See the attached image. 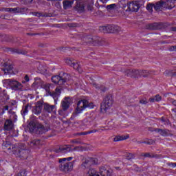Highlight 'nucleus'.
I'll return each mask as SVG.
<instances>
[{"label":"nucleus","instance_id":"f257e3e1","mask_svg":"<svg viewBox=\"0 0 176 176\" xmlns=\"http://www.w3.org/2000/svg\"><path fill=\"white\" fill-rule=\"evenodd\" d=\"M86 108H90V109H93L94 108V104L93 102L89 103V101L86 100H79L77 103V108L76 109V112L73 113L72 119L74 118H76L78 113H82V111L86 109Z\"/></svg>","mask_w":176,"mask_h":176},{"label":"nucleus","instance_id":"f03ea898","mask_svg":"<svg viewBox=\"0 0 176 176\" xmlns=\"http://www.w3.org/2000/svg\"><path fill=\"white\" fill-rule=\"evenodd\" d=\"M71 160H72V157L59 159V168L60 171H63L64 173H69V171H72L74 164Z\"/></svg>","mask_w":176,"mask_h":176},{"label":"nucleus","instance_id":"7ed1b4c3","mask_svg":"<svg viewBox=\"0 0 176 176\" xmlns=\"http://www.w3.org/2000/svg\"><path fill=\"white\" fill-rule=\"evenodd\" d=\"M99 30L101 32L104 34H115L116 32H120L122 28L116 25H108L107 26H100Z\"/></svg>","mask_w":176,"mask_h":176},{"label":"nucleus","instance_id":"20e7f679","mask_svg":"<svg viewBox=\"0 0 176 176\" xmlns=\"http://www.w3.org/2000/svg\"><path fill=\"white\" fill-rule=\"evenodd\" d=\"M71 76L67 73H64L63 76H54L52 78V81L55 85H64L67 80H69Z\"/></svg>","mask_w":176,"mask_h":176},{"label":"nucleus","instance_id":"39448f33","mask_svg":"<svg viewBox=\"0 0 176 176\" xmlns=\"http://www.w3.org/2000/svg\"><path fill=\"white\" fill-rule=\"evenodd\" d=\"M83 42L85 43H91V45H104V39L100 37H93L91 36H85L82 38Z\"/></svg>","mask_w":176,"mask_h":176},{"label":"nucleus","instance_id":"423d86ee","mask_svg":"<svg viewBox=\"0 0 176 176\" xmlns=\"http://www.w3.org/2000/svg\"><path fill=\"white\" fill-rule=\"evenodd\" d=\"M112 104H113L112 96L111 95L106 96L103 100V102H102L100 105L102 112H107V110L109 109L111 107H112Z\"/></svg>","mask_w":176,"mask_h":176},{"label":"nucleus","instance_id":"0eeeda50","mask_svg":"<svg viewBox=\"0 0 176 176\" xmlns=\"http://www.w3.org/2000/svg\"><path fill=\"white\" fill-rule=\"evenodd\" d=\"M126 12H132L136 13L140 10V8H141V3L138 1H131L126 3Z\"/></svg>","mask_w":176,"mask_h":176},{"label":"nucleus","instance_id":"6e6552de","mask_svg":"<svg viewBox=\"0 0 176 176\" xmlns=\"http://www.w3.org/2000/svg\"><path fill=\"white\" fill-rule=\"evenodd\" d=\"M16 156V157H21V159H27L28 156V151L25 150V146H23V148L21 147H16L14 154Z\"/></svg>","mask_w":176,"mask_h":176},{"label":"nucleus","instance_id":"1a4fd4ad","mask_svg":"<svg viewBox=\"0 0 176 176\" xmlns=\"http://www.w3.org/2000/svg\"><path fill=\"white\" fill-rule=\"evenodd\" d=\"M7 83L12 89V90L14 91H21L23 90V84L16 80H7Z\"/></svg>","mask_w":176,"mask_h":176},{"label":"nucleus","instance_id":"9d476101","mask_svg":"<svg viewBox=\"0 0 176 176\" xmlns=\"http://www.w3.org/2000/svg\"><path fill=\"white\" fill-rule=\"evenodd\" d=\"M80 149V147L79 146H76L72 149L71 148V146H60L58 149H55L56 153H67V152H72V151H79Z\"/></svg>","mask_w":176,"mask_h":176},{"label":"nucleus","instance_id":"9b49d317","mask_svg":"<svg viewBox=\"0 0 176 176\" xmlns=\"http://www.w3.org/2000/svg\"><path fill=\"white\" fill-rule=\"evenodd\" d=\"M98 163V160H97V158H87L82 162L81 168H82V170H86V168H89L91 166L97 164Z\"/></svg>","mask_w":176,"mask_h":176},{"label":"nucleus","instance_id":"f8f14e48","mask_svg":"<svg viewBox=\"0 0 176 176\" xmlns=\"http://www.w3.org/2000/svg\"><path fill=\"white\" fill-rule=\"evenodd\" d=\"M50 87V84H47L45 86V89L46 91L48 92V94L51 96V97H53L54 101H56V100L58 98V96H60V94H61V89L56 88L55 89V91L51 92Z\"/></svg>","mask_w":176,"mask_h":176},{"label":"nucleus","instance_id":"ddd939ff","mask_svg":"<svg viewBox=\"0 0 176 176\" xmlns=\"http://www.w3.org/2000/svg\"><path fill=\"white\" fill-rule=\"evenodd\" d=\"M3 149L8 153H13L16 150V146L13 144H11L10 142H4L2 144Z\"/></svg>","mask_w":176,"mask_h":176},{"label":"nucleus","instance_id":"4468645a","mask_svg":"<svg viewBox=\"0 0 176 176\" xmlns=\"http://www.w3.org/2000/svg\"><path fill=\"white\" fill-rule=\"evenodd\" d=\"M43 108V103L42 102H38L34 107H33L32 112L34 115H41L42 113V109Z\"/></svg>","mask_w":176,"mask_h":176},{"label":"nucleus","instance_id":"2eb2a0df","mask_svg":"<svg viewBox=\"0 0 176 176\" xmlns=\"http://www.w3.org/2000/svg\"><path fill=\"white\" fill-rule=\"evenodd\" d=\"M126 76H131V78H140V74H142L140 70L138 69H129L126 72Z\"/></svg>","mask_w":176,"mask_h":176},{"label":"nucleus","instance_id":"dca6fc26","mask_svg":"<svg viewBox=\"0 0 176 176\" xmlns=\"http://www.w3.org/2000/svg\"><path fill=\"white\" fill-rule=\"evenodd\" d=\"M154 9L156 12H162L164 9H167L166 4L163 0L156 2L154 3Z\"/></svg>","mask_w":176,"mask_h":176},{"label":"nucleus","instance_id":"f3484780","mask_svg":"<svg viewBox=\"0 0 176 176\" xmlns=\"http://www.w3.org/2000/svg\"><path fill=\"white\" fill-rule=\"evenodd\" d=\"M100 174L102 176H112V170L108 166H102L100 168Z\"/></svg>","mask_w":176,"mask_h":176},{"label":"nucleus","instance_id":"a211bd4d","mask_svg":"<svg viewBox=\"0 0 176 176\" xmlns=\"http://www.w3.org/2000/svg\"><path fill=\"white\" fill-rule=\"evenodd\" d=\"M154 131L155 133H158V134L161 135L162 137H168L170 135V130L167 129H154Z\"/></svg>","mask_w":176,"mask_h":176},{"label":"nucleus","instance_id":"6ab92c4d","mask_svg":"<svg viewBox=\"0 0 176 176\" xmlns=\"http://www.w3.org/2000/svg\"><path fill=\"white\" fill-rule=\"evenodd\" d=\"M38 124H39V123H37L36 122L32 120L30 122L28 127L29 129V131L30 133H36V130L38 129Z\"/></svg>","mask_w":176,"mask_h":176},{"label":"nucleus","instance_id":"aec40b11","mask_svg":"<svg viewBox=\"0 0 176 176\" xmlns=\"http://www.w3.org/2000/svg\"><path fill=\"white\" fill-rule=\"evenodd\" d=\"M13 129H14V124H13V121L6 120L4 123V130L6 131H10V130H13Z\"/></svg>","mask_w":176,"mask_h":176},{"label":"nucleus","instance_id":"412c9836","mask_svg":"<svg viewBox=\"0 0 176 176\" xmlns=\"http://www.w3.org/2000/svg\"><path fill=\"white\" fill-rule=\"evenodd\" d=\"M47 131H49V128L43 126L41 124H38L36 134H45Z\"/></svg>","mask_w":176,"mask_h":176},{"label":"nucleus","instance_id":"4be33fe9","mask_svg":"<svg viewBox=\"0 0 176 176\" xmlns=\"http://www.w3.org/2000/svg\"><path fill=\"white\" fill-rule=\"evenodd\" d=\"M4 68L2 69L4 74H10V72L13 69V66L9 63H5L3 64Z\"/></svg>","mask_w":176,"mask_h":176},{"label":"nucleus","instance_id":"5701e85b","mask_svg":"<svg viewBox=\"0 0 176 176\" xmlns=\"http://www.w3.org/2000/svg\"><path fill=\"white\" fill-rule=\"evenodd\" d=\"M40 145H42V140L38 139L32 140L30 142V146L31 148H38Z\"/></svg>","mask_w":176,"mask_h":176},{"label":"nucleus","instance_id":"b1692460","mask_svg":"<svg viewBox=\"0 0 176 176\" xmlns=\"http://www.w3.org/2000/svg\"><path fill=\"white\" fill-rule=\"evenodd\" d=\"M71 104V99L69 98H65L62 102V108L63 111H67L69 108V104Z\"/></svg>","mask_w":176,"mask_h":176},{"label":"nucleus","instance_id":"393cba45","mask_svg":"<svg viewBox=\"0 0 176 176\" xmlns=\"http://www.w3.org/2000/svg\"><path fill=\"white\" fill-rule=\"evenodd\" d=\"M166 9H173L175 6L176 0H166L164 1Z\"/></svg>","mask_w":176,"mask_h":176},{"label":"nucleus","instance_id":"a878e982","mask_svg":"<svg viewBox=\"0 0 176 176\" xmlns=\"http://www.w3.org/2000/svg\"><path fill=\"white\" fill-rule=\"evenodd\" d=\"M39 86H42V80L39 78H36L34 82L32 85L33 89H38Z\"/></svg>","mask_w":176,"mask_h":176},{"label":"nucleus","instance_id":"bb28decb","mask_svg":"<svg viewBox=\"0 0 176 176\" xmlns=\"http://www.w3.org/2000/svg\"><path fill=\"white\" fill-rule=\"evenodd\" d=\"M43 107H44V110L46 112H48V113L53 112V110L54 109V105H50L47 103L44 104Z\"/></svg>","mask_w":176,"mask_h":176},{"label":"nucleus","instance_id":"cd10ccee","mask_svg":"<svg viewBox=\"0 0 176 176\" xmlns=\"http://www.w3.org/2000/svg\"><path fill=\"white\" fill-rule=\"evenodd\" d=\"M74 4V0H66L63 1V8L64 9H69L72 7Z\"/></svg>","mask_w":176,"mask_h":176},{"label":"nucleus","instance_id":"c85d7f7f","mask_svg":"<svg viewBox=\"0 0 176 176\" xmlns=\"http://www.w3.org/2000/svg\"><path fill=\"white\" fill-rule=\"evenodd\" d=\"M88 176H100V174H98V171H97L96 169L93 168H90L87 172Z\"/></svg>","mask_w":176,"mask_h":176},{"label":"nucleus","instance_id":"c756f323","mask_svg":"<svg viewBox=\"0 0 176 176\" xmlns=\"http://www.w3.org/2000/svg\"><path fill=\"white\" fill-rule=\"evenodd\" d=\"M78 124H80L81 126H90L91 124V121H90V119L89 118H85L82 121H80Z\"/></svg>","mask_w":176,"mask_h":176},{"label":"nucleus","instance_id":"7c9ffc66","mask_svg":"<svg viewBox=\"0 0 176 176\" xmlns=\"http://www.w3.org/2000/svg\"><path fill=\"white\" fill-rule=\"evenodd\" d=\"M76 8L77 10L79 11L80 12H84L85 8V1L78 3L77 5L76 6Z\"/></svg>","mask_w":176,"mask_h":176},{"label":"nucleus","instance_id":"2f4dec72","mask_svg":"<svg viewBox=\"0 0 176 176\" xmlns=\"http://www.w3.org/2000/svg\"><path fill=\"white\" fill-rule=\"evenodd\" d=\"M31 109V106L27 104L23 107V109L21 111V113L23 116H25L27 113H28L29 109Z\"/></svg>","mask_w":176,"mask_h":176},{"label":"nucleus","instance_id":"473e14b6","mask_svg":"<svg viewBox=\"0 0 176 176\" xmlns=\"http://www.w3.org/2000/svg\"><path fill=\"white\" fill-rule=\"evenodd\" d=\"M93 86L95 89H97V90H100V91H107V87L103 85H99L96 82H93Z\"/></svg>","mask_w":176,"mask_h":176},{"label":"nucleus","instance_id":"72a5a7b5","mask_svg":"<svg viewBox=\"0 0 176 176\" xmlns=\"http://www.w3.org/2000/svg\"><path fill=\"white\" fill-rule=\"evenodd\" d=\"M8 113H10V120H17V115L12 109L9 110Z\"/></svg>","mask_w":176,"mask_h":176},{"label":"nucleus","instance_id":"f704fd0d","mask_svg":"<svg viewBox=\"0 0 176 176\" xmlns=\"http://www.w3.org/2000/svg\"><path fill=\"white\" fill-rule=\"evenodd\" d=\"M74 69H76L80 74L82 72V69H80V65L78 63L76 60H74V64L72 65Z\"/></svg>","mask_w":176,"mask_h":176},{"label":"nucleus","instance_id":"c9c22d12","mask_svg":"<svg viewBox=\"0 0 176 176\" xmlns=\"http://www.w3.org/2000/svg\"><path fill=\"white\" fill-rule=\"evenodd\" d=\"M84 5L85 6V8L87 7L88 10H90V11L93 10V2L90 1H84Z\"/></svg>","mask_w":176,"mask_h":176},{"label":"nucleus","instance_id":"e433bc0d","mask_svg":"<svg viewBox=\"0 0 176 176\" xmlns=\"http://www.w3.org/2000/svg\"><path fill=\"white\" fill-rule=\"evenodd\" d=\"M129 138V137H126V136H120V135H118V136H116L114 138H113V141L114 142H118V141H124V140H127Z\"/></svg>","mask_w":176,"mask_h":176},{"label":"nucleus","instance_id":"4c0bfd02","mask_svg":"<svg viewBox=\"0 0 176 176\" xmlns=\"http://www.w3.org/2000/svg\"><path fill=\"white\" fill-rule=\"evenodd\" d=\"M165 75L168 76H176V69L175 70H166L164 72Z\"/></svg>","mask_w":176,"mask_h":176},{"label":"nucleus","instance_id":"58836bf2","mask_svg":"<svg viewBox=\"0 0 176 176\" xmlns=\"http://www.w3.org/2000/svg\"><path fill=\"white\" fill-rule=\"evenodd\" d=\"M142 156H143L144 157H150V158H152V157H158V155H153L152 153H142Z\"/></svg>","mask_w":176,"mask_h":176},{"label":"nucleus","instance_id":"ea45409f","mask_svg":"<svg viewBox=\"0 0 176 176\" xmlns=\"http://www.w3.org/2000/svg\"><path fill=\"white\" fill-rule=\"evenodd\" d=\"M153 8H155V3H149L146 6V9L150 12V13H152L153 12Z\"/></svg>","mask_w":176,"mask_h":176},{"label":"nucleus","instance_id":"a19ab883","mask_svg":"<svg viewBox=\"0 0 176 176\" xmlns=\"http://www.w3.org/2000/svg\"><path fill=\"white\" fill-rule=\"evenodd\" d=\"M107 10H115L118 9V5L113 3V4H110L107 6Z\"/></svg>","mask_w":176,"mask_h":176},{"label":"nucleus","instance_id":"79ce46f5","mask_svg":"<svg viewBox=\"0 0 176 176\" xmlns=\"http://www.w3.org/2000/svg\"><path fill=\"white\" fill-rule=\"evenodd\" d=\"M66 64H68V65H70V67H72L73 64H75V60L72 59V58H66L65 60Z\"/></svg>","mask_w":176,"mask_h":176},{"label":"nucleus","instance_id":"37998d69","mask_svg":"<svg viewBox=\"0 0 176 176\" xmlns=\"http://www.w3.org/2000/svg\"><path fill=\"white\" fill-rule=\"evenodd\" d=\"M28 10L27 8H18L17 13H21V14H24L25 12Z\"/></svg>","mask_w":176,"mask_h":176},{"label":"nucleus","instance_id":"c03bdc74","mask_svg":"<svg viewBox=\"0 0 176 176\" xmlns=\"http://www.w3.org/2000/svg\"><path fill=\"white\" fill-rule=\"evenodd\" d=\"M140 76H143V78H146L149 75V72L146 70H140Z\"/></svg>","mask_w":176,"mask_h":176},{"label":"nucleus","instance_id":"a18cd8bd","mask_svg":"<svg viewBox=\"0 0 176 176\" xmlns=\"http://www.w3.org/2000/svg\"><path fill=\"white\" fill-rule=\"evenodd\" d=\"M18 8H5V12H10L12 13H17Z\"/></svg>","mask_w":176,"mask_h":176},{"label":"nucleus","instance_id":"49530a36","mask_svg":"<svg viewBox=\"0 0 176 176\" xmlns=\"http://www.w3.org/2000/svg\"><path fill=\"white\" fill-rule=\"evenodd\" d=\"M125 156H126V159H127V160H131L134 159V157H135L133 154L130 153H127L125 155Z\"/></svg>","mask_w":176,"mask_h":176},{"label":"nucleus","instance_id":"de8ad7c7","mask_svg":"<svg viewBox=\"0 0 176 176\" xmlns=\"http://www.w3.org/2000/svg\"><path fill=\"white\" fill-rule=\"evenodd\" d=\"M149 30H157V23H151L148 25Z\"/></svg>","mask_w":176,"mask_h":176},{"label":"nucleus","instance_id":"09e8293b","mask_svg":"<svg viewBox=\"0 0 176 176\" xmlns=\"http://www.w3.org/2000/svg\"><path fill=\"white\" fill-rule=\"evenodd\" d=\"M160 120L164 123V124H168V120L167 118H160Z\"/></svg>","mask_w":176,"mask_h":176},{"label":"nucleus","instance_id":"8fccbe9b","mask_svg":"<svg viewBox=\"0 0 176 176\" xmlns=\"http://www.w3.org/2000/svg\"><path fill=\"white\" fill-rule=\"evenodd\" d=\"M27 82H30V77H28V75H25L24 80H22V83H27Z\"/></svg>","mask_w":176,"mask_h":176},{"label":"nucleus","instance_id":"3c124183","mask_svg":"<svg viewBox=\"0 0 176 176\" xmlns=\"http://www.w3.org/2000/svg\"><path fill=\"white\" fill-rule=\"evenodd\" d=\"M72 144H76V145H80V144H82V142H80L79 139L73 140H72Z\"/></svg>","mask_w":176,"mask_h":176},{"label":"nucleus","instance_id":"603ef678","mask_svg":"<svg viewBox=\"0 0 176 176\" xmlns=\"http://www.w3.org/2000/svg\"><path fill=\"white\" fill-rule=\"evenodd\" d=\"M154 97L155 98V102H159V101H162V96H160V95L157 94Z\"/></svg>","mask_w":176,"mask_h":176},{"label":"nucleus","instance_id":"864d4df0","mask_svg":"<svg viewBox=\"0 0 176 176\" xmlns=\"http://www.w3.org/2000/svg\"><path fill=\"white\" fill-rule=\"evenodd\" d=\"M155 144V140L152 139H147V145H153Z\"/></svg>","mask_w":176,"mask_h":176},{"label":"nucleus","instance_id":"5fc2aeb1","mask_svg":"<svg viewBox=\"0 0 176 176\" xmlns=\"http://www.w3.org/2000/svg\"><path fill=\"white\" fill-rule=\"evenodd\" d=\"M98 131H100V129H93L88 131V134H92V133H97Z\"/></svg>","mask_w":176,"mask_h":176},{"label":"nucleus","instance_id":"6e6d98bb","mask_svg":"<svg viewBox=\"0 0 176 176\" xmlns=\"http://www.w3.org/2000/svg\"><path fill=\"white\" fill-rule=\"evenodd\" d=\"M140 104H144V105H146L148 104V101L145 99H142L140 100Z\"/></svg>","mask_w":176,"mask_h":176},{"label":"nucleus","instance_id":"4d7b16f0","mask_svg":"<svg viewBox=\"0 0 176 176\" xmlns=\"http://www.w3.org/2000/svg\"><path fill=\"white\" fill-rule=\"evenodd\" d=\"M23 2H25V3H26V5H30V3H32V1L34 0H23Z\"/></svg>","mask_w":176,"mask_h":176},{"label":"nucleus","instance_id":"13d9d810","mask_svg":"<svg viewBox=\"0 0 176 176\" xmlns=\"http://www.w3.org/2000/svg\"><path fill=\"white\" fill-rule=\"evenodd\" d=\"M5 111H9V106L6 105V106L3 107V113H5Z\"/></svg>","mask_w":176,"mask_h":176},{"label":"nucleus","instance_id":"bf43d9fd","mask_svg":"<svg viewBox=\"0 0 176 176\" xmlns=\"http://www.w3.org/2000/svg\"><path fill=\"white\" fill-rule=\"evenodd\" d=\"M169 50H170V52H174V50L176 51V46H172V47H170L169 48Z\"/></svg>","mask_w":176,"mask_h":176},{"label":"nucleus","instance_id":"052dcab7","mask_svg":"<svg viewBox=\"0 0 176 176\" xmlns=\"http://www.w3.org/2000/svg\"><path fill=\"white\" fill-rule=\"evenodd\" d=\"M149 101L151 102H155V96H153V97L150 98Z\"/></svg>","mask_w":176,"mask_h":176},{"label":"nucleus","instance_id":"680f3d73","mask_svg":"<svg viewBox=\"0 0 176 176\" xmlns=\"http://www.w3.org/2000/svg\"><path fill=\"white\" fill-rule=\"evenodd\" d=\"M87 134H89V131L80 133V135H87Z\"/></svg>","mask_w":176,"mask_h":176},{"label":"nucleus","instance_id":"e2e57ef3","mask_svg":"<svg viewBox=\"0 0 176 176\" xmlns=\"http://www.w3.org/2000/svg\"><path fill=\"white\" fill-rule=\"evenodd\" d=\"M15 176H24V172H20L19 173H18Z\"/></svg>","mask_w":176,"mask_h":176},{"label":"nucleus","instance_id":"0e129e2a","mask_svg":"<svg viewBox=\"0 0 176 176\" xmlns=\"http://www.w3.org/2000/svg\"><path fill=\"white\" fill-rule=\"evenodd\" d=\"M32 14H33L34 16H41V14L37 12H32Z\"/></svg>","mask_w":176,"mask_h":176},{"label":"nucleus","instance_id":"69168bd1","mask_svg":"<svg viewBox=\"0 0 176 176\" xmlns=\"http://www.w3.org/2000/svg\"><path fill=\"white\" fill-rule=\"evenodd\" d=\"M169 166H172V167H176V163H170Z\"/></svg>","mask_w":176,"mask_h":176},{"label":"nucleus","instance_id":"338daca9","mask_svg":"<svg viewBox=\"0 0 176 176\" xmlns=\"http://www.w3.org/2000/svg\"><path fill=\"white\" fill-rule=\"evenodd\" d=\"M171 102H172V104L174 105V107H176V100H173Z\"/></svg>","mask_w":176,"mask_h":176},{"label":"nucleus","instance_id":"774afa93","mask_svg":"<svg viewBox=\"0 0 176 176\" xmlns=\"http://www.w3.org/2000/svg\"><path fill=\"white\" fill-rule=\"evenodd\" d=\"M171 31H175L176 32V27L171 28Z\"/></svg>","mask_w":176,"mask_h":176}]
</instances>
